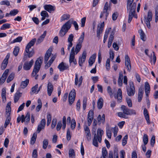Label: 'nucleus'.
<instances>
[{
	"label": "nucleus",
	"instance_id": "nucleus-5",
	"mask_svg": "<svg viewBox=\"0 0 158 158\" xmlns=\"http://www.w3.org/2000/svg\"><path fill=\"white\" fill-rule=\"evenodd\" d=\"M103 134V131L102 130L98 129L97 131V134H95L94 136L93 140V144L96 147H98V141L99 143H101L102 140V136Z\"/></svg>",
	"mask_w": 158,
	"mask_h": 158
},
{
	"label": "nucleus",
	"instance_id": "nucleus-59",
	"mask_svg": "<svg viewBox=\"0 0 158 158\" xmlns=\"http://www.w3.org/2000/svg\"><path fill=\"white\" fill-rule=\"evenodd\" d=\"M75 54H70L69 56V61L70 63L72 62L75 59H74Z\"/></svg>",
	"mask_w": 158,
	"mask_h": 158
},
{
	"label": "nucleus",
	"instance_id": "nucleus-37",
	"mask_svg": "<svg viewBox=\"0 0 158 158\" xmlns=\"http://www.w3.org/2000/svg\"><path fill=\"white\" fill-rule=\"evenodd\" d=\"M138 32L139 33L140 39L143 41H145V35L144 34V32L143 31L142 29H140L138 31Z\"/></svg>",
	"mask_w": 158,
	"mask_h": 158
},
{
	"label": "nucleus",
	"instance_id": "nucleus-7",
	"mask_svg": "<svg viewBox=\"0 0 158 158\" xmlns=\"http://www.w3.org/2000/svg\"><path fill=\"white\" fill-rule=\"evenodd\" d=\"M84 32H83L78 40V42L76 45L75 48L76 54H77L79 52L82 47V43L84 39Z\"/></svg>",
	"mask_w": 158,
	"mask_h": 158
},
{
	"label": "nucleus",
	"instance_id": "nucleus-45",
	"mask_svg": "<svg viewBox=\"0 0 158 158\" xmlns=\"http://www.w3.org/2000/svg\"><path fill=\"white\" fill-rule=\"evenodd\" d=\"M38 87V85L36 84L35 86L33 87L31 89V91L30 92L31 95H32L36 92V91Z\"/></svg>",
	"mask_w": 158,
	"mask_h": 158
},
{
	"label": "nucleus",
	"instance_id": "nucleus-30",
	"mask_svg": "<svg viewBox=\"0 0 158 158\" xmlns=\"http://www.w3.org/2000/svg\"><path fill=\"white\" fill-rule=\"evenodd\" d=\"M97 120L98 122H100V123H102L104 124L105 122V115L104 114H103L102 116L100 114L98 115L97 118Z\"/></svg>",
	"mask_w": 158,
	"mask_h": 158
},
{
	"label": "nucleus",
	"instance_id": "nucleus-16",
	"mask_svg": "<svg viewBox=\"0 0 158 158\" xmlns=\"http://www.w3.org/2000/svg\"><path fill=\"white\" fill-rule=\"evenodd\" d=\"M46 124V120L45 119H43L40 122V123L38 125L37 127V131L40 133L41 130L44 128Z\"/></svg>",
	"mask_w": 158,
	"mask_h": 158
},
{
	"label": "nucleus",
	"instance_id": "nucleus-48",
	"mask_svg": "<svg viewBox=\"0 0 158 158\" xmlns=\"http://www.w3.org/2000/svg\"><path fill=\"white\" fill-rule=\"evenodd\" d=\"M127 139L128 136L127 135H125L123 138L122 142V144L123 146H125V145L127 144Z\"/></svg>",
	"mask_w": 158,
	"mask_h": 158
},
{
	"label": "nucleus",
	"instance_id": "nucleus-42",
	"mask_svg": "<svg viewBox=\"0 0 158 158\" xmlns=\"http://www.w3.org/2000/svg\"><path fill=\"white\" fill-rule=\"evenodd\" d=\"M43 148L44 149H46L48 146V139H44L43 142Z\"/></svg>",
	"mask_w": 158,
	"mask_h": 158
},
{
	"label": "nucleus",
	"instance_id": "nucleus-52",
	"mask_svg": "<svg viewBox=\"0 0 158 158\" xmlns=\"http://www.w3.org/2000/svg\"><path fill=\"white\" fill-rule=\"evenodd\" d=\"M75 156L74 151L73 149H70L69 150V157L73 158Z\"/></svg>",
	"mask_w": 158,
	"mask_h": 158
},
{
	"label": "nucleus",
	"instance_id": "nucleus-60",
	"mask_svg": "<svg viewBox=\"0 0 158 158\" xmlns=\"http://www.w3.org/2000/svg\"><path fill=\"white\" fill-rule=\"evenodd\" d=\"M155 142V137L154 135L152 136L150 141L151 145V146L153 147L154 145Z\"/></svg>",
	"mask_w": 158,
	"mask_h": 158
},
{
	"label": "nucleus",
	"instance_id": "nucleus-28",
	"mask_svg": "<svg viewBox=\"0 0 158 158\" xmlns=\"http://www.w3.org/2000/svg\"><path fill=\"white\" fill-rule=\"evenodd\" d=\"M96 57V54H95L92 55L89 58L88 62L90 66H92L95 62Z\"/></svg>",
	"mask_w": 158,
	"mask_h": 158
},
{
	"label": "nucleus",
	"instance_id": "nucleus-41",
	"mask_svg": "<svg viewBox=\"0 0 158 158\" xmlns=\"http://www.w3.org/2000/svg\"><path fill=\"white\" fill-rule=\"evenodd\" d=\"M10 23H5L1 27V29L2 30H4L6 29L10 28Z\"/></svg>",
	"mask_w": 158,
	"mask_h": 158
},
{
	"label": "nucleus",
	"instance_id": "nucleus-14",
	"mask_svg": "<svg viewBox=\"0 0 158 158\" xmlns=\"http://www.w3.org/2000/svg\"><path fill=\"white\" fill-rule=\"evenodd\" d=\"M83 80V77L82 76H81L78 79V74H75V84L76 85H77L78 87H79L82 84Z\"/></svg>",
	"mask_w": 158,
	"mask_h": 158
},
{
	"label": "nucleus",
	"instance_id": "nucleus-32",
	"mask_svg": "<svg viewBox=\"0 0 158 158\" xmlns=\"http://www.w3.org/2000/svg\"><path fill=\"white\" fill-rule=\"evenodd\" d=\"M29 83V80L28 79H27L25 81H22L20 86L22 89L25 88L28 85Z\"/></svg>",
	"mask_w": 158,
	"mask_h": 158
},
{
	"label": "nucleus",
	"instance_id": "nucleus-22",
	"mask_svg": "<svg viewBox=\"0 0 158 158\" xmlns=\"http://www.w3.org/2000/svg\"><path fill=\"white\" fill-rule=\"evenodd\" d=\"M69 68L68 64L62 62L58 66V68L60 71H63L64 70L67 69Z\"/></svg>",
	"mask_w": 158,
	"mask_h": 158
},
{
	"label": "nucleus",
	"instance_id": "nucleus-47",
	"mask_svg": "<svg viewBox=\"0 0 158 158\" xmlns=\"http://www.w3.org/2000/svg\"><path fill=\"white\" fill-rule=\"evenodd\" d=\"M19 12V10L17 9H13L11 10L10 12V15L11 16H15Z\"/></svg>",
	"mask_w": 158,
	"mask_h": 158
},
{
	"label": "nucleus",
	"instance_id": "nucleus-53",
	"mask_svg": "<svg viewBox=\"0 0 158 158\" xmlns=\"http://www.w3.org/2000/svg\"><path fill=\"white\" fill-rule=\"evenodd\" d=\"M112 130L114 133V136L115 137L117 135L118 130V127L117 126H115L114 127L112 128Z\"/></svg>",
	"mask_w": 158,
	"mask_h": 158
},
{
	"label": "nucleus",
	"instance_id": "nucleus-15",
	"mask_svg": "<svg viewBox=\"0 0 158 158\" xmlns=\"http://www.w3.org/2000/svg\"><path fill=\"white\" fill-rule=\"evenodd\" d=\"M94 116V113L93 111L92 110H90L88 114L87 123L89 126L91 125Z\"/></svg>",
	"mask_w": 158,
	"mask_h": 158
},
{
	"label": "nucleus",
	"instance_id": "nucleus-57",
	"mask_svg": "<svg viewBox=\"0 0 158 158\" xmlns=\"http://www.w3.org/2000/svg\"><path fill=\"white\" fill-rule=\"evenodd\" d=\"M110 5L108 6V3L107 2H106L104 5L103 11H108V10H110Z\"/></svg>",
	"mask_w": 158,
	"mask_h": 158
},
{
	"label": "nucleus",
	"instance_id": "nucleus-20",
	"mask_svg": "<svg viewBox=\"0 0 158 158\" xmlns=\"http://www.w3.org/2000/svg\"><path fill=\"white\" fill-rule=\"evenodd\" d=\"M34 63L33 60L32 59L29 62H26L23 65V69L26 70H29L32 66Z\"/></svg>",
	"mask_w": 158,
	"mask_h": 158
},
{
	"label": "nucleus",
	"instance_id": "nucleus-58",
	"mask_svg": "<svg viewBox=\"0 0 158 158\" xmlns=\"http://www.w3.org/2000/svg\"><path fill=\"white\" fill-rule=\"evenodd\" d=\"M22 40V37H18L14 39L12 43H15V42H21Z\"/></svg>",
	"mask_w": 158,
	"mask_h": 158
},
{
	"label": "nucleus",
	"instance_id": "nucleus-44",
	"mask_svg": "<svg viewBox=\"0 0 158 158\" xmlns=\"http://www.w3.org/2000/svg\"><path fill=\"white\" fill-rule=\"evenodd\" d=\"M10 119L11 118L10 116H7L4 124V127L5 128H6L7 127V125L9 124Z\"/></svg>",
	"mask_w": 158,
	"mask_h": 158
},
{
	"label": "nucleus",
	"instance_id": "nucleus-56",
	"mask_svg": "<svg viewBox=\"0 0 158 158\" xmlns=\"http://www.w3.org/2000/svg\"><path fill=\"white\" fill-rule=\"evenodd\" d=\"M107 90L108 93L110 95V97L111 98L113 97V93L112 90L110 86H108L107 87Z\"/></svg>",
	"mask_w": 158,
	"mask_h": 158
},
{
	"label": "nucleus",
	"instance_id": "nucleus-33",
	"mask_svg": "<svg viewBox=\"0 0 158 158\" xmlns=\"http://www.w3.org/2000/svg\"><path fill=\"white\" fill-rule=\"evenodd\" d=\"M103 99L102 98H100L98 100L97 102V106L98 109H101L103 106Z\"/></svg>",
	"mask_w": 158,
	"mask_h": 158
},
{
	"label": "nucleus",
	"instance_id": "nucleus-27",
	"mask_svg": "<svg viewBox=\"0 0 158 158\" xmlns=\"http://www.w3.org/2000/svg\"><path fill=\"white\" fill-rule=\"evenodd\" d=\"M84 130L86 134V137L88 141H89L90 139V133L89 127L88 126H86L84 128Z\"/></svg>",
	"mask_w": 158,
	"mask_h": 158
},
{
	"label": "nucleus",
	"instance_id": "nucleus-64",
	"mask_svg": "<svg viewBox=\"0 0 158 158\" xmlns=\"http://www.w3.org/2000/svg\"><path fill=\"white\" fill-rule=\"evenodd\" d=\"M125 152L124 150H122L120 152V158H124Z\"/></svg>",
	"mask_w": 158,
	"mask_h": 158
},
{
	"label": "nucleus",
	"instance_id": "nucleus-21",
	"mask_svg": "<svg viewBox=\"0 0 158 158\" xmlns=\"http://www.w3.org/2000/svg\"><path fill=\"white\" fill-rule=\"evenodd\" d=\"M114 97L115 99H117L119 102H122V91L120 88L118 89L117 95H114Z\"/></svg>",
	"mask_w": 158,
	"mask_h": 158
},
{
	"label": "nucleus",
	"instance_id": "nucleus-46",
	"mask_svg": "<svg viewBox=\"0 0 158 158\" xmlns=\"http://www.w3.org/2000/svg\"><path fill=\"white\" fill-rule=\"evenodd\" d=\"M0 5H6L7 6H9L10 5V3L9 1L7 0H5L0 2Z\"/></svg>",
	"mask_w": 158,
	"mask_h": 158
},
{
	"label": "nucleus",
	"instance_id": "nucleus-19",
	"mask_svg": "<svg viewBox=\"0 0 158 158\" xmlns=\"http://www.w3.org/2000/svg\"><path fill=\"white\" fill-rule=\"evenodd\" d=\"M86 56V52L85 51H83L82 53V56L80 57L79 60V65L82 66L83 64L85 62Z\"/></svg>",
	"mask_w": 158,
	"mask_h": 158
},
{
	"label": "nucleus",
	"instance_id": "nucleus-38",
	"mask_svg": "<svg viewBox=\"0 0 158 158\" xmlns=\"http://www.w3.org/2000/svg\"><path fill=\"white\" fill-rule=\"evenodd\" d=\"M37 134L34 133L32 135V137L31 138L30 140V143L31 145H33L35 143L36 139L37 137Z\"/></svg>",
	"mask_w": 158,
	"mask_h": 158
},
{
	"label": "nucleus",
	"instance_id": "nucleus-8",
	"mask_svg": "<svg viewBox=\"0 0 158 158\" xmlns=\"http://www.w3.org/2000/svg\"><path fill=\"white\" fill-rule=\"evenodd\" d=\"M129 83V86H126L127 94L129 96H132L134 95L135 93V87L132 81H130Z\"/></svg>",
	"mask_w": 158,
	"mask_h": 158
},
{
	"label": "nucleus",
	"instance_id": "nucleus-51",
	"mask_svg": "<svg viewBox=\"0 0 158 158\" xmlns=\"http://www.w3.org/2000/svg\"><path fill=\"white\" fill-rule=\"evenodd\" d=\"M144 88L145 92H147V91H150V87L149 84L148 82H146L145 83Z\"/></svg>",
	"mask_w": 158,
	"mask_h": 158
},
{
	"label": "nucleus",
	"instance_id": "nucleus-40",
	"mask_svg": "<svg viewBox=\"0 0 158 158\" xmlns=\"http://www.w3.org/2000/svg\"><path fill=\"white\" fill-rule=\"evenodd\" d=\"M148 135L146 134H144L143 138V144L144 145H146L148 143Z\"/></svg>",
	"mask_w": 158,
	"mask_h": 158
},
{
	"label": "nucleus",
	"instance_id": "nucleus-17",
	"mask_svg": "<svg viewBox=\"0 0 158 158\" xmlns=\"http://www.w3.org/2000/svg\"><path fill=\"white\" fill-rule=\"evenodd\" d=\"M10 55L8 53L6 55L5 58L3 60L1 65V69L2 70L4 69L6 67L8 63V61Z\"/></svg>",
	"mask_w": 158,
	"mask_h": 158
},
{
	"label": "nucleus",
	"instance_id": "nucleus-34",
	"mask_svg": "<svg viewBox=\"0 0 158 158\" xmlns=\"http://www.w3.org/2000/svg\"><path fill=\"white\" fill-rule=\"evenodd\" d=\"M107 155L108 152L106 148H103L102 151V156L100 158H106L107 157Z\"/></svg>",
	"mask_w": 158,
	"mask_h": 158
},
{
	"label": "nucleus",
	"instance_id": "nucleus-18",
	"mask_svg": "<svg viewBox=\"0 0 158 158\" xmlns=\"http://www.w3.org/2000/svg\"><path fill=\"white\" fill-rule=\"evenodd\" d=\"M9 72V69H6L0 78V84H2L5 82Z\"/></svg>",
	"mask_w": 158,
	"mask_h": 158
},
{
	"label": "nucleus",
	"instance_id": "nucleus-61",
	"mask_svg": "<svg viewBox=\"0 0 158 158\" xmlns=\"http://www.w3.org/2000/svg\"><path fill=\"white\" fill-rule=\"evenodd\" d=\"M106 134L107 136L109 139H110L111 137V132L110 130L108 129L106 130Z\"/></svg>",
	"mask_w": 158,
	"mask_h": 158
},
{
	"label": "nucleus",
	"instance_id": "nucleus-29",
	"mask_svg": "<svg viewBox=\"0 0 158 158\" xmlns=\"http://www.w3.org/2000/svg\"><path fill=\"white\" fill-rule=\"evenodd\" d=\"M11 104V102H8L6 105V113L7 116H10V112L11 110V109L10 107V105Z\"/></svg>",
	"mask_w": 158,
	"mask_h": 158
},
{
	"label": "nucleus",
	"instance_id": "nucleus-36",
	"mask_svg": "<svg viewBox=\"0 0 158 158\" xmlns=\"http://www.w3.org/2000/svg\"><path fill=\"white\" fill-rule=\"evenodd\" d=\"M22 93L17 92L15 93L14 97V102L15 103H16L18 101Z\"/></svg>",
	"mask_w": 158,
	"mask_h": 158
},
{
	"label": "nucleus",
	"instance_id": "nucleus-39",
	"mask_svg": "<svg viewBox=\"0 0 158 158\" xmlns=\"http://www.w3.org/2000/svg\"><path fill=\"white\" fill-rule=\"evenodd\" d=\"M15 76V73H11L8 76L7 80V83H9L11 81L14 79Z\"/></svg>",
	"mask_w": 158,
	"mask_h": 158
},
{
	"label": "nucleus",
	"instance_id": "nucleus-26",
	"mask_svg": "<svg viewBox=\"0 0 158 158\" xmlns=\"http://www.w3.org/2000/svg\"><path fill=\"white\" fill-rule=\"evenodd\" d=\"M53 90V86L52 83L49 82L48 84L47 87L48 94L49 96L51 95Z\"/></svg>",
	"mask_w": 158,
	"mask_h": 158
},
{
	"label": "nucleus",
	"instance_id": "nucleus-3",
	"mask_svg": "<svg viewBox=\"0 0 158 158\" xmlns=\"http://www.w3.org/2000/svg\"><path fill=\"white\" fill-rule=\"evenodd\" d=\"M121 108L123 112H120L118 113V115L119 117L124 118H128L126 114L130 115L136 114V112L135 110L130 109L125 106L122 105Z\"/></svg>",
	"mask_w": 158,
	"mask_h": 158
},
{
	"label": "nucleus",
	"instance_id": "nucleus-54",
	"mask_svg": "<svg viewBox=\"0 0 158 158\" xmlns=\"http://www.w3.org/2000/svg\"><path fill=\"white\" fill-rule=\"evenodd\" d=\"M126 101L128 106L129 107H131L132 106V103L131 99L130 98H126Z\"/></svg>",
	"mask_w": 158,
	"mask_h": 158
},
{
	"label": "nucleus",
	"instance_id": "nucleus-62",
	"mask_svg": "<svg viewBox=\"0 0 158 158\" xmlns=\"http://www.w3.org/2000/svg\"><path fill=\"white\" fill-rule=\"evenodd\" d=\"M32 157L33 158H37V150L34 149L33 150L32 153Z\"/></svg>",
	"mask_w": 158,
	"mask_h": 158
},
{
	"label": "nucleus",
	"instance_id": "nucleus-43",
	"mask_svg": "<svg viewBox=\"0 0 158 158\" xmlns=\"http://www.w3.org/2000/svg\"><path fill=\"white\" fill-rule=\"evenodd\" d=\"M70 16L67 14H64L62 15L61 18V21H62L68 19L70 18Z\"/></svg>",
	"mask_w": 158,
	"mask_h": 158
},
{
	"label": "nucleus",
	"instance_id": "nucleus-13",
	"mask_svg": "<svg viewBox=\"0 0 158 158\" xmlns=\"http://www.w3.org/2000/svg\"><path fill=\"white\" fill-rule=\"evenodd\" d=\"M104 22H103L100 24H98V28L97 31V36L98 38H100V35L102 33L104 26Z\"/></svg>",
	"mask_w": 158,
	"mask_h": 158
},
{
	"label": "nucleus",
	"instance_id": "nucleus-6",
	"mask_svg": "<svg viewBox=\"0 0 158 158\" xmlns=\"http://www.w3.org/2000/svg\"><path fill=\"white\" fill-rule=\"evenodd\" d=\"M134 0H127V9L130 10L129 13L134 14L135 13V9L136 4L133 3Z\"/></svg>",
	"mask_w": 158,
	"mask_h": 158
},
{
	"label": "nucleus",
	"instance_id": "nucleus-4",
	"mask_svg": "<svg viewBox=\"0 0 158 158\" xmlns=\"http://www.w3.org/2000/svg\"><path fill=\"white\" fill-rule=\"evenodd\" d=\"M42 61L43 57H40L38 58L35 62L31 75L33 77L35 76V79H37L38 75H36V74L40 70Z\"/></svg>",
	"mask_w": 158,
	"mask_h": 158
},
{
	"label": "nucleus",
	"instance_id": "nucleus-11",
	"mask_svg": "<svg viewBox=\"0 0 158 158\" xmlns=\"http://www.w3.org/2000/svg\"><path fill=\"white\" fill-rule=\"evenodd\" d=\"M145 23L147 27L148 28L151 27L150 22L152 21V12L149 11L148 13L147 18H145Z\"/></svg>",
	"mask_w": 158,
	"mask_h": 158
},
{
	"label": "nucleus",
	"instance_id": "nucleus-50",
	"mask_svg": "<svg viewBox=\"0 0 158 158\" xmlns=\"http://www.w3.org/2000/svg\"><path fill=\"white\" fill-rule=\"evenodd\" d=\"M76 126V122L74 119H72L71 123V128L73 130L75 128Z\"/></svg>",
	"mask_w": 158,
	"mask_h": 158
},
{
	"label": "nucleus",
	"instance_id": "nucleus-63",
	"mask_svg": "<svg viewBox=\"0 0 158 158\" xmlns=\"http://www.w3.org/2000/svg\"><path fill=\"white\" fill-rule=\"evenodd\" d=\"M155 20L156 22L158 20V6L155 8Z\"/></svg>",
	"mask_w": 158,
	"mask_h": 158
},
{
	"label": "nucleus",
	"instance_id": "nucleus-35",
	"mask_svg": "<svg viewBox=\"0 0 158 158\" xmlns=\"http://www.w3.org/2000/svg\"><path fill=\"white\" fill-rule=\"evenodd\" d=\"M109 15V12L108 11H103L101 13L100 17V18L103 17H105V20H107V17Z\"/></svg>",
	"mask_w": 158,
	"mask_h": 158
},
{
	"label": "nucleus",
	"instance_id": "nucleus-2",
	"mask_svg": "<svg viewBox=\"0 0 158 158\" xmlns=\"http://www.w3.org/2000/svg\"><path fill=\"white\" fill-rule=\"evenodd\" d=\"M36 41L35 38L32 39L27 44L25 48L24 56L23 58L24 60H26L27 58L32 57L35 53L34 50L31 48V47L33 46Z\"/></svg>",
	"mask_w": 158,
	"mask_h": 158
},
{
	"label": "nucleus",
	"instance_id": "nucleus-1",
	"mask_svg": "<svg viewBox=\"0 0 158 158\" xmlns=\"http://www.w3.org/2000/svg\"><path fill=\"white\" fill-rule=\"evenodd\" d=\"M72 23L73 25L76 30L77 31L78 30V25L77 22L73 21V19H70L62 27L59 33V36L63 37L71 28Z\"/></svg>",
	"mask_w": 158,
	"mask_h": 158
},
{
	"label": "nucleus",
	"instance_id": "nucleus-23",
	"mask_svg": "<svg viewBox=\"0 0 158 158\" xmlns=\"http://www.w3.org/2000/svg\"><path fill=\"white\" fill-rule=\"evenodd\" d=\"M52 49L50 48L46 52L44 56V62L45 64L47 63L48 60L49 58L52 54Z\"/></svg>",
	"mask_w": 158,
	"mask_h": 158
},
{
	"label": "nucleus",
	"instance_id": "nucleus-9",
	"mask_svg": "<svg viewBox=\"0 0 158 158\" xmlns=\"http://www.w3.org/2000/svg\"><path fill=\"white\" fill-rule=\"evenodd\" d=\"M62 123L63 125H62L61 121H60L57 123L56 127L57 131H60L62 127L63 130L66 127V118L65 116H64L63 117Z\"/></svg>",
	"mask_w": 158,
	"mask_h": 158
},
{
	"label": "nucleus",
	"instance_id": "nucleus-49",
	"mask_svg": "<svg viewBox=\"0 0 158 158\" xmlns=\"http://www.w3.org/2000/svg\"><path fill=\"white\" fill-rule=\"evenodd\" d=\"M19 51V47H16L14 48L13 53L15 56H16L18 55Z\"/></svg>",
	"mask_w": 158,
	"mask_h": 158
},
{
	"label": "nucleus",
	"instance_id": "nucleus-24",
	"mask_svg": "<svg viewBox=\"0 0 158 158\" xmlns=\"http://www.w3.org/2000/svg\"><path fill=\"white\" fill-rule=\"evenodd\" d=\"M143 114L147 123L149 125L151 123L150 121L149 114L146 108H145L144 109Z\"/></svg>",
	"mask_w": 158,
	"mask_h": 158
},
{
	"label": "nucleus",
	"instance_id": "nucleus-12",
	"mask_svg": "<svg viewBox=\"0 0 158 158\" xmlns=\"http://www.w3.org/2000/svg\"><path fill=\"white\" fill-rule=\"evenodd\" d=\"M125 65L127 70L130 72L131 70V66L130 60L128 55H126L125 56Z\"/></svg>",
	"mask_w": 158,
	"mask_h": 158
},
{
	"label": "nucleus",
	"instance_id": "nucleus-31",
	"mask_svg": "<svg viewBox=\"0 0 158 158\" xmlns=\"http://www.w3.org/2000/svg\"><path fill=\"white\" fill-rule=\"evenodd\" d=\"M44 7L45 10L49 13H51L52 11H53L54 10L53 7L50 5H45Z\"/></svg>",
	"mask_w": 158,
	"mask_h": 158
},
{
	"label": "nucleus",
	"instance_id": "nucleus-10",
	"mask_svg": "<svg viewBox=\"0 0 158 158\" xmlns=\"http://www.w3.org/2000/svg\"><path fill=\"white\" fill-rule=\"evenodd\" d=\"M76 97L75 90H72L69 93V102L70 105H71L75 100Z\"/></svg>",
	"mask_w": 158,
	"mask_h": 158
},
{
	"label": "nucleus",
	"instance_id": "nucleus-25",
	"mask_svg": "<svg viewBox=\"0 0 158 158\" xmlns=\"http://www.w3.org/2000/svg\"><path fill=\"white\" fill-rule=\"evenodd\" d=\"M144 93V90L143 88H139L138 93V102H140L141 101Z\"/></svg>",
	"mask_w": 158,
	"mask_h": 158
},
{
	"label": "nucleus",
	"instance_id": "nucleus-55",
	"mask_svg": "<svg viewBox=\"0 0 158 158\" xmlns=\"http://www.w3.org/2000/svg\"><path fill=\"white\" fill-rule=\"evenodd\" d=\"M57 120L56 118L53 119L51 125V128L53 129L55 128Z\"/></svg>",
	"mask_w": 158,
	"mask_h": 158
}]
</instances>
